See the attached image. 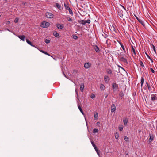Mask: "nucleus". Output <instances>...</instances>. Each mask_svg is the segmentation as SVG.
<instances>
[{"mask_svg": "<svg viewBox=\"0 0 157 157\" xmlns=\"http://www.w3.org/2000/svg\"><path fill=\"white\" fill-rule=\"evenodd\" d=\"M45 42L46 44H48L50 42V40L46 39L45 41Z\"/></svg>", "mask_w": 157, "mask_h": 157, "instance_id": "nucleus-37", "label": "nucleus"}, {"mask_svg": "<svg viewBox=\"0 0 157 157\" xmlns=\"http://www.w3.org/2000/svg\"><path fill=\"white\" fill-rule=\"evenodd\" d=\"M73 38L74 39L76 40V39H77L78 38V37L76 35H74L73 36Z\"/></svg>", "mask_w": 157, "mask_h": 157, "instance_id": "nucleus-44", "label": "nucleus"}, {"mask_svg": "<svg viewBox=\"0 0 157 157\" xmlns=\"http://www.w3.org/2000/svg\"><path fill=\"white\" fill-rule=\"evenodd\" d=\"M122 6L124 9H125V8H124V7Z\"/></svg>", "mask_w": 157, "mask_h": 157, "instance_id": "nucleus-59", "label": "nucleus"}, {"mask_svg": "<svg viewBox=\"0 0 157 157\" xmlns=\"http://www.w3.org/2000/svg\"><path fill=\"white\" fill-rule=\"evenodd\" d=\"M26 42H27V43L28 44H31V41H30L29 40H28L27 39H26Z\"/></svg>", "mask_w": 157, "mask_h": 157, "instance_id": "nucleus-39", "label": "nucleus"}, {"mask_svg": "<svg viewBox=\"0 0 157 157\" xmlns=\"http://www.w3.org/2000/svg\"><path fill=\"white\" fill-rule=\"evenodd\" d=\"M141 87H142L143 84L144 82V78H143L142 77L141 78Z\"/></svg>", "mask_w": 157, "mask_h": 157, "instance_id": "nucleus-26", "label": "nucleus"}, {"mask_svg": "<svg viewBox=\"0 0 157 157\" xmlns=\"http://www.w3.org/2000/svg\"><path fill=\"white\" fill-rule=\"evenodd\" d=\"M107 72L109 74H111L112 73V71L110 69H108L107 71Z\"/></svg>", "mask_w": 157, "mask_h": 157, "instance_id": "nucleus-31", "label": "nucleus"}, {"mask_svg": "<svg viewBox=\"0 0 157 157\" xmlns=\"http://www.w3.org/2000/svg\"><path fill=\"white\" fill-rule=\"evenodd\" d=\"M86 24V23L89 24L90 22V20H85Z\"/></svg>", "mask_w": 157, "mask_h": 157, "instance_id": "nucleus-40", "label": "nucleus"}, {"mask_svg": "<svg viewBox=\"0 0 157 157\" xmlns=\"http://www.w3.org/2000/svg\"><path fill=\"white\" fill-rule=\"evenodd\" d=\"M17 37L20 38L21 40H22L23 41H25V36L24 35H18L17 36Z\"/></svg>", "mask_w": 157, "mask_h": 157, "instance_id": "nucleus-12", "label": "nucleus"}, {"mask_svg": "<svg viewBox=\"0 0 157 157\" xmlns=\"http://www.w3.org/2000/svg\"><path fill=\"white\" fill-rule=\"evenodd\" d=\"M152 48L155 53H156V49L155 46L153 45H152Z\"/></svg>", "mask_w": 157, "mask_h": 157, "instance_id": "nucleus-38", "label": "nucleus"}, {"mask_svg": "<svg viewBox=\"0 0 157 157\" xmlns=\"http://www.w3.org/2000/svg\"><path fill=\"white\" fill-rule=\"evenodd\" d=\"M27 4V3L26 2H23L22 3V5H26Z\"/></svg>", "mask_w": 157, "mask_h": 157, "instance_id": "nucleus-51", "label": "nucleus"}, {"mask_svg": "<svg viewBox=\"0 0 157 157\" xmlns=\"http://www.w3.org/2000/svg\"><path fill=\"white\" fill-rule=\"evenodd\" d=\"M18 19L17 18H16L14 20V22L17 23L18 22Z\"/></svg>", "mask_w": 157, "mask_h": 157, "instance_id": "nucleus-43", "label": "nucleus"}, {"mask_svg": "<svg viewBox=\"0 0 157 157\" xmlns=\"http://www.w3.org/2000/svg\"><path fill=\"white\" fill-rule=\"evenodd\" d=\"M94 48L95 51L97 52H99V48L98 47V46L95 45L94 47Z\"/></svg>", "mask_w": 157, "mask_h": 157, "instance_id": "nucleus-21", "label": "nucleus"}, {"mask_svg": "<svg viewBox=\"0 0 157 157\" xmlns=\"http://www.w3.org/2000/svg\"><path fill=\"white\" fill-rule=\"evenodd\" d=\"M94 118L95 119H97L98 118V113H96V114L94 115Z\"/></svg>", "mask_w": 157, "mask_h": 157, "instance_id": "nucleus-29", "label": "nucleus"}, {"mask_svg": "<svg viewBox=\"0 0 157 157\" xmlns=\"http://www.w3.org/2000/svg\"><path fill=\"white\" fill-rule=\"evenodd\" d=\"M147 56L149 58V59H151V62H153V60L150 58V57H149V56L148 55H147Z\"/></svg>", "mask_w": 157, "mask_h": 157, "instance_id": "nucleus-50", "label": "nucleus"}, {"mask_svg": "<svg viewBox=\"0 0 157 157\" xmlns=\"http://www.w3.org/2000/svg\"><path fill=\"white\" fill-rule=\"evenodd\" d=\"M56 7L58 8L60 10L63 8V6L62 7L61 6L57 3H56Z\"/></svg>", "mask_w": 157, "mask_h": 157, "instance_id": "nucleus-17", "label": "nucleus"}, {"mask_svg": "<svg viewBox=\"0 0 157 157\" xmlns=\"http://www.w3.org/2000/svg\"><path fill=\"white\" fill-rule=\"evenodd\" d=\"M153 140V136L152 134H149V138L148 141L149 142H151Z\"/></svg>", "mask_w": 157, "mask_h": 157, "instance_id": "nucleus-15", "label": "nucleus"}, {"mask_svg": "<svg viewBox=\"0 0 157 157\" xmlns=\"http://www.w3.org/2000/svg\"><path fill=\"white\" fill-rule=\"evenodd\" d=\"M140 65L141 66H142V67H144V64H143V62L142 61H140Z\"/></svg>", "mask_w": 157, "mask_h": 157, "instance_id": "nucleus-48", "label": "nucleus"}, {"mask_svg": "<svg viewBox=\"0 0 157 157\" xmlns=\"http://www.w3.org/2000/svg\"><path fill=\"white\" fill-rule=\"evenodd\" d=\"M104 95H105V98H107L108 96V95L107 94H104Z\"/></svg>", "mask_w": 157, "mask_h": 157, "instance_id": "nucleus-52", "label": "nucleus"}, {"mask_svg": "<svg viewBox=\"0 0 157 157\" xmlns=\"http://www.w3.org/2000/svg\"><path fill=\"white\" fill-rule=\"evenodd\" d=\"M119 95L121 97H122L124 95L123 92H120L119 93Z\"/></svg>", "mask_w": 157, "mask_h": 157, "instance_id": "nucleus-42", "label": "nucleus"}, {"mask_svg": "<svg viewBox=\"0 0 157 157\" xmlns=\"http://www.w3.org/2000/svg\"><path fill=\"white\" fill-rule=\"evenodd\" d=\"M146 84H147V87L148 88L149 90L150 91H151V93H152V91L151 90V87L150 85H149L147 82H146Z\"/></svg>", "mask_w": 157, "mask_h": 157, "instance_id": "nucleus-22", "label": "nucleus"}, {"mask_svg": "<svg viewBox=\"0 0 157 157\" xmlns=\"http://www.w3.org/2000/svg\"><path fill=\"white\" fill-rule=\"evenodd\" d=\"M132 53L133 54H134L135 55H136V53L135 52V47H133L132 46Z\"/></svg>", "mask_w": 157, "mask_h": 157, "instance_id": "nucleus-18", "label": "nucleus"}, {"mask_svg": "<svg viewBox=\"0 0 157 157\" xmlns=\"http://www.w3.org/2000/svg\"><path fill=\"white\" fill-rule=\"evenodd\" d=\"M75 92H76V94L77 95V98H78V99L79 100V99L78 98V92H77L76 89L75 90Z\"/></svg>", "mask_w": 157, "mask_h": 157, "instance_id": "nucleus-46", "label": "nucleus"}, {"mask_svg": "<svg viewBox=\"0 0 157 157\" xmlns=\"http://www.w3.org/2000/svg\"><path fill=\"white\" fill-rule=\"evenodd\" d=\"M54 36L56 37L59 38V34L56 31H55L53 33Z\"/></svg>", "mask_w": 157, "mask_h": 157, "instance_id": "nucleus-16", "label": "nucleus"}, {"mask_svg": "<svg viewBox=\"0 0 157 157\" xmlns=\"http://www.w3.org/2000/svg\"><path fill=\"white\" fill-rule=\"evenodd\" d=\"M80 91L82 92H83L84 90V85L83 84H82L80 85Z\"/></svg>", "mask_w": 157, "mask_h": 157, "instance_id": "nucleus-23", "label": "nucleus"}, {"mask_svg": "<svg viewBox=\"0 0 157 157\" xmlns=\"http://www.w3.org/2000/svg\"><path fill=\"white\" fill-rule=\"evenodd\" d=\"M91 143L92 146L93 145V144H94V142L92 141H91Z\"/></svg>", "mask_w": 157, "mask_h": 157, "instance_id": "nucleus-53", "label": "nucleus"}, {"mask_svg": "<svg viewBox=\"0 0 157 157\" xmlns=\"http://www.w3.org/2000/svg\"><path fill=\"white\" fill-rule=\"evenodd\" d=\"M120 44L121 47L122 48L123 50L124 51V52L127 54V55H128V49H127V52H126V50L124 48V46L123 45V44L121 43L120 42H118Z\"/></svg>", "mask_w": 157, "mask_h": 157, "instance_id": "nucleus-5", "label": "nucleus"}, {"mask_svg": "<svg viewBox=\"0 0 157 157\" xmlns=\"http://www.w3.org/2000/svg\"><path fill=\"white\" fill-rule=\"evenodd\" d=\"M128 57L124 54L122 52H121L119 54L118 57Z\"/></svg>", "mask_w": 157, "mask_h": 157, "instance_id": "nucleus-14", "label": "nucleus"}, {"mask_svg": "<svg viewBox=\"0 0 157 157\" xmlns=\"http://www.w3.org/2000/svg\"><path fill=\"white\" fill-rule=\"evenodd\" d=\"M116 110V106L114 104H112L111 106V111L112 113L114 112Z\"/></svg>", "mask_w": 157, "mask_h": 157, "instance_id": "nucleus-11", "label": "nucleus"}, {"mask_svg": "<svg viewBox=\"0 0 157 157\" xmlns=\"http://www.w3.org/2000/svg\"><path fill=\"white\" fill-rule=\"evenodd\" d=\"M95 151L97 152V154L98 155H99V152L100 151L98 150V148H97L96 149H95Z\"/></svg>", "mask_w": 157, "mask_h": 157, "instance_id": "nucleus-33", "label": "nucleus"}, {"mask_svg": "<svg viewBox=\"0 0 157 157\" xmlns=\"http://www.w3.org/2000/svg\"><path fill=\"white\" fill-rule=\"evenodd\" d=\"M100 89H101L102 90H105V86H104V85L102 84H100Z\"/></svg>", "mask_w": 157, "mask_h": 157, "instance_id": "nucleus-20", "label": "nucleus"}, {"mask_svg": "<svg viewBox=\"0 0 157 157\" xmlns=\"http://www.w3.org/2000/svg\"><path fill=\"white\" fill-rule=\"evenodd\" d=\"M79 23L82 25H85L86 24L85 20H81L79 21Z\"/></svg>", "mask_w": 157, "mask_h": 157, "instance_id": "nucleus-25", "label": "nucleus"}, {"mask_svg": "<svg viewBox=\"0 0 157 157\" xmlns=\"http://www.w3.org/2000/svg\"><path fill=\"white\" fill-rule=\"evenodd\" d=\"M124 140L127 142L129 141V138L126 136H124Z\"/></svg>", "mask_w": 157, "mask_h": 157, "instance_id": "nucleus-32", "label": "nucleus"}, {"mask_svg": "<svg viewBox=\"0 0 157 157\" xmlns=\"http://www.w3.org/2000/svg\"><path fill=\"white\" fill-rule=\"evenodd\" d=\"M113 89V91H116L118 88V85L116 83H113L112 85Z\"/></svg>", "mask_w": 157, "mask_h": 157, "instance_id": "nucleus-7", "label": "nucleus"}, {"mask_svg": "<svg viewBox=\"0 0 157 157\" xmlns=\"http://www.w3.org/2000/svg\"><path fill=\"white\" fill-rule=\"evenodd\" d=\"M95 97V95L94 94H92L90 96V98L92 99H94Z\"/></svg>", "mask_w": 157, "mask_h": 157, "instance_id": "nucleus-36", "label": "nucleus"}, {"mask_svg": "<svg viewBox=\"0 0 157 157\" xmlns=\"http://www.w3.org/2000/svg\"><path fill=\"white\" fill-rule=\"evenodd\" d=\"M96 124H97V125H100V123L99 122H98Z\"/></svg>", "mask_w": 157, "mask_h": 157, "instance_id": "nucleus-54", "label": "nucleus"}, {"mask_svg": "<svg viewBox=\"0 0 157 157\" xmlns=\"http://www.w3.org/2000/svg\"><path fill=\"white\" fill-rule=\"evenodd\" d=\"M93 146L94 149H96V148H97V147L95 144H93Z\"/></svg>", "mask_w": 157, "mask_h": 157, "instance_id": "nucleus-49", "label": "nucleus"}, {"mask_svg": "<svg viewBox=\"0 0 157 157\" xmlns=\"http://www.w3.org/2000/svg\"><path fill=\"white\" fill-rule=\"evenodd\" d=\"M40 51L43 53H44L46 55H48V56H50V55L49 54H48V53H47L46 52H45V51H43V50H40Z\"/></svg>", "mask_w": 157, "mask_h": 157, "instance_id": "nucleus-30", "label": "nucleus"}, {"mask_svg": "<svg viewBox=\"0 0 157 157\" xmlns=\"http://www.w3.org/2000/svg\"><path fill=\"white\" fill-rule=\"evenodd\" d=\"M91 64L90 63H85L84 65V67L86 69H88L91 66Z\"/></svg>", "mask_w": 157, "mask_h": 157, "instance_id": "nucleus-9", "label": "nucleus"}, {"mask_svg": "<svg viewBox=\"0 0 157 157\" xmlns=\"http://www.w3.org/2000/svg\"><path fill=\"white\" fill-rule=\"evenodd\" d=\"M67 19L68 21H72V19L70 17H67Z\"/></svg>", "mask_w": 157, "mask_h": 157, "instance_id": "nucleus-45", "label": "nucleus"}, {"mask_svg": "<svg viewBox=\"0 0 157 157\" xmlns=\"http://www.w3.org/2000/svg\"><path fill=\"white\" fill-rule=\"evenodd\" d=\"M63 75H64V76H65L66 78H67L66 77V75H65V74L64 73H63Z\"/></svg>", "mask_w": 157, "mask_h": 157, "instance_id": "nucleus-57", "label": "nucleus"}, {"mask_svg": "<svg viewBox=\"0 0 157 157\" xmlns=\"http://www.w3.org/2000/svg\"><path fill=\"white\" fill-rule=\"evenodd\" d=\"M127 58H128V57H121V58H119V60L123 62L124 63L127 64L128 63V62H127Z\"/></svg>", "mask_w": 157, "mask_h": 157, "instance_id": "nucleus-4", "label": "nucleus"}, {"mask_svg": "<svg viewBox=\"0 0 157 157\" xmlns=\"http://www.w3.org/2000/svg\"><path fill=\"white\" fill-rule=\"evenodd\" d=\"M115 137L116 139H117L119 137V134L117 132H116L115 135Z\"/></svg>", "mask_w": 157, "mask_h": 157, "instance_id": "nucleus-27", "label": "nucleus"}, {"mask_svg": "<svg viewBox=\"0 0 157 157\" xmlns=\"http://www.w3.org/2000/svg\"><path fill=\"white\" fill-rule=\"evenodd\" d=\"M109 77L108 76L105 75L104 76V80L106 83H108L109 81Z\"/></svg>", "mask_w": 157, "mask_h": 157, "instance_id": "nucleus-13", "label": "nucleus"}, {"mask_svg": "<svg viewBox=\"0 0 157 157\" xmlns=\"http://www.w3.org/2000/svg\"><path fill=\"white\" fill-rule=\"evenodd\" d=\"M46 16L48 18H52L53 17L54 15L51 13L47 12L46 13Z\"/></svg>", "mask_w": 157, "mask_h": 157, "instance_id": "nucleus-6", "label": "nucleus"}, {"mask_svg": "<svg viewBox=\"0 0 157 157\" xmlns=\"http://www.w3.org/2000/svg\"><path fill=\"white\" fill-rule=\"evenodd\" d=\"M77 71L76 70H74L73 71V73L74 74H76L77 73Z\"/></svg>", "mask_w": 157, "mask_h": 157, "instance_id": "nucleus-41", "label": "nucleus"}, {"mask_svg": "<svg viewBox=\"0 0 157 157\" xmlns=\"http://www.w3.org/2000/svg\"><path fill=\"white\" fill-rule=\"evenodd\" d=\"M50 25L49 22L44 21L41 24L40 26L43 28H47Z\"/></svg>", "mask_w": 157, "mask_h": 157, "instance_id": "nucleus-2", "label": "nucleus"}, {"mask_svg": "<svg viewBox=\"0 0 157 157\" xmlns=\"http://www.w3.org/2000/svg\"><path fill=\"white\" fill-rule=\"evenodd\" d=\"M64 6L65 8V9L68 10L69 11V13L72 15L73 14V13L72 10L65 3L64 4Z\"/></svg>", "mask_w": 157, "mask_h": 157, "instance_id": "nucleus-3", "label": "nucleus"}, {"mask_svg": "<svg viewBox=\"0 0 157 157\" xmlns=\"http://www.w3.org/2000/svg\"><path fill=\"white\" fill-rule=\"evenodd\" d=\"M151 101L153 102H155L157 101V94H153L151 95Z\"/></svg>", "mask_w": 157, "mask_h": 157, "instance_id": "nucleus-1", "label": "nucleus"}, {"mask_svg": "<svg viewBox=\"0 0 157 157\" xmlns=\"http://www.w3.org/2000/svg\"><path fill=\"white\" fill-rule=\"evenodd\" d=\"M123 122L124 124V125H126L127 122H128V120L126 118H125L123 119Z\"/></svg>", "mask_w": 157, "mask_h": 157, "instance_id": "nucleus-24", "label": "nucleus"}, {"mask_svg": "<svg viewBox=\"0 0 157 157\" xmlns=\"http://www.w3.org/2000/svg\"><path fill=\"white\" fill-rule=\"evenodd\" d=\"M122 69H123V70H124V69L121 67H120Z\"/></svg>", "mask_w": 157, "mask_h": 157, "instance_id": "nucleus-58", "label": "nucleus"}, {"mask_svg": "<svg viewBox=\"0 0 157 157\" xmlns=\"http://www.w3.org/2000/svg\"><path fill=\"white\" fill-rule=\"evenodd\" d=\"M136 18L138 20L139 22H140L144 26H145V25L144 23V22L143 21H142V20L140 19L138 17L136 16Z\"/></svg>", "mask_w": 157, "mask_h": 157, "instance_id": "nucleus-10", "label": "nucleus"}, {"mask_svg": "<svg viewBox=\"0 0 157 157\" xmlns=\"http://www.w3.org/2000/svg\"><path fill=\"white\" fill-rule=\"evenodd\" d=\"M78 108L79 109V110L81 112V113L83 115H84V113L81 107L79 105V104H78Z\"/></svg>", "mask_w": 157, "mask_h": 157, "instance_id": "nucleus-19", "label": "nucleus"}, {"mask_svg": "<svg viewBox=\"0 0 157 157\" xmlns=\"http://www.w3.org/2000/svg\"><path fill=\"white\" fill-rule=\"evenodd\" d=\"M98 132V130L97 129L95 128L93 129V133H97Z\"/></svg>", "mask_w": 157, "mask_h": 157, "instance_id": "nucleus-28", "label": "nucleus"}, {"mask_svg": "<svg viewBox=\"0 0 157 157\" xmlns=\"http://www.w3.org/2000/svg\"><path fill=\"white\" fill-rule=\"evenodd\" d=\"M118 15L121 17H122L123 15V14L121 12H118Z\"/></svg>", "mask_w": 157, "mask_h": 157, "instance_id": "nucleus-34", "label": "nucleus"}, {"mask_svg": "<svg viewBox=\"0 0 157 157\" xmlns=\"http://www.w3.org/2000/svg\"><path fill=\"white\" fill-rule=\"evenodd\" d=\"M30 45H31L32 46L34 47V45H33L32 44V43H31V44H30Z\"/></svg>", "mask_w": 157, "mask_h": 157, "instance_id": "nucleus-56", "label": "nucleus"}, {"mask_svg": "<svg viewBox=\"0 0 157 157\" xmlns=\"http://www.w3.org/2000/svg\"><path fill=\"white\" fill-rule=\"evenodd\" d=\"M150 70L152 73H155V71L152 68H151Z\"/></svg>", "mask_w": 157, "mask_h": 157, "instance_id": "nucleus-47", "label": "nucleus"}, {"mask_svg": "<svg viewBox=\"0 0 157 157\" xmlns=\"http://www.w3.org/2000/svg\"><path fill=\"white\" fill-rule=\"evenodd\" d=\"M123 128V127L122 126H120L119 127V129L120 131H122Z\"/></svg>", "mask_w": 157, "mask_h": 157, "instance_id": "nucleus-35", "label": "nucleus"}, {"mask_svg": "<svg viewBox=\"0 0 157 157\" xmlns=\"http://www.w3.org/2000/svg\"><path fill=\"white\" fill-rule=\"evenodd\" d=\"M56 26L58 29H62L64 27L63 25H61L59 23L56 24Z\"/></svg>", "mask_w": 157, "mask_h": 157, "instance_id": "nucleus-8", "label": "nucleus"}, {"mask_svg": "<svg viewBox=\"0 0 157 157\" xmlns=\"http://www.w3.org/2000/svg\"><path fill=\"white\" fill-rule=\"evenodd\" d=\"M10 21H7V22L6 24H10Z\"/></svg>", "mask_w": 157, "mask_h": 157, "instance_id": "nucleus-55", "label": "nucleus"}]
</instances>
